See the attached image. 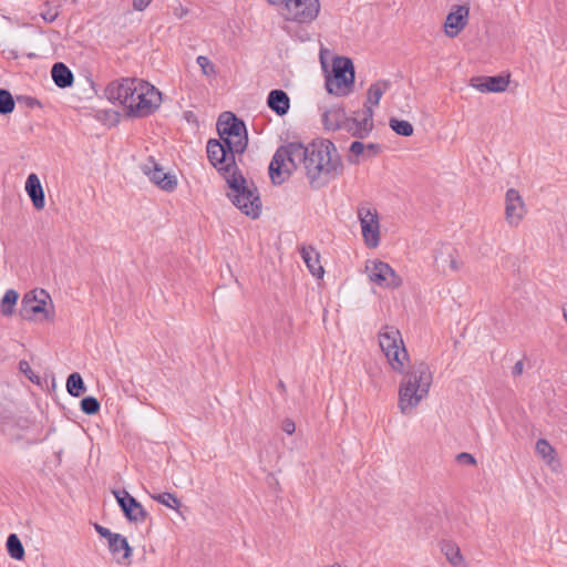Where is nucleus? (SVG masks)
Masks as SVG:
<instances>
[{
	"label": "nucleus",
	"instance_id": "1",
	"mask_svg": "<svg viewBox=\"0 0 567 567\" xmlns=\"http://www.w3.org/2000/svg\"><path fill=\"white\" fill-rule=\"evenodd\" d=\"M303 166L312 189L326 186L343 172L342 159L329 140H316L307 146L288 143L280 146L269 165V175L275 184H281L293 169Z\"/></svg>",
	"mask_w": 567,
	"mask_h": 567
},
{
	"label": "nucleus",
	"instance_id": "2",
	"mask_svg": "<svg viewBox=\"0 0 567 567\" xmlns=\"http://www.w3.org/2000/svg\"><path fill=\"white\" fill-rule=\"evenodd\" d=\"M378 340L390 368L403 375L399 386L398 408L402 414H411L429 394L433 382L431 368L422 360L410 364V355L398 328L383 326L378 333Z\"/></svg>",
	"mask_w": 567,
	"mask_h": 567
},
{
	"label": "nucleus",
	"instance_id": "3",
	"mask_svg": "<svg viewBox=\"0 0 567 567\" xmlns=\"http://www.w3.org/2000/svg\"><path fill=\"white\" fill-rule=\"evenodd\" d=\"M229 192L228 198L245 215L257 218L261 212V200L257 188L252 183H248L240 172H233L226 179Z\"/></svg>",
	"mask_w": 567,
	"mask_h": 567
},
{
	"label": "nucleus",
	"instance_id": "4",
	"mask_svg": "<svg viewBox=\"0 0 567 567\" xmlns=\"http://www.w3.org/2000/svg\"><path fill=\"white\" fill-rule=\"evenodd\" d=\"M217 131L219 134L218 141L227 145L228 150L239 152V155L246 151L248 144L246 126L233 113L224 112L219 115Z\"/></svg>",
	"mask_w": 567,
	"mask_h": 567
},
{
	"label": "nucleus",
	"instance_id": "5",
	"mask_svg": "<svg viewBox=\"0 0 567 567\" xmlns=\"http://www.w3.org/2000/svg\"><path fill=\"white\" fill-rule=\"evenodd\" d=\"M354 82V68L349 58L338 56L332 63V74L326 79V87L330 94L347 95Z\"/></svg>",
	"mask_w": 567,
	"mask_h": 567
},
{
	"label": "nucleus",
	"instance_id": "6",
	"mask_svg": "<svg viewBox=\"0 0 567 567\" xmlns=\"http://www.w3.org/2000/svg\"><path fill=\"white\" fill-rule=\"evenodd\" d=\"M206 150L210 164L225 179L227 175H233V172H239L236 165V155H239V152L228 150L227 145L215 138L208 141Z\"/></svg>",
	"mask_w": 567,
	"mask_h": 567
},
{
	"label": "nucleus",
	"instance_id": "7",
	"mask_svg": "<svg viewBox=\"0 0 567 567\" xmlns=\"http://www.w3.org/2000/svg\"><path fill=\"white\" fill-rule=\"evenodd\" d=\"M286 19L298 23H311L320 12L319 0H285Z\"/></svg>",
	"mask_w": 567,
	"mask_h": 567
},
{
	"label": "nucleus",
	"instance_id": "8",
	"mask_svg": "<svg viewBox=\"0 0 567 567\" xmlns=\"http://www.w3.org/2000/svg\"><path fill=\"white\" fill-rule=\"evenodd\" d=\"M141 91L138 101L134 104L133 116L145 117L154 113L161 105L162 93L151 83L140 80Z\"/></svg>",
	"mask_w": 567,
	"mask_h": 567
},
{
	"label": "nucleus",
	"instance_id": "9",
	"mask_svg": "<svg viewBox=\"0 0 567 567\" xmlns=\"http://www.w3.org/2000/svg\"><path fill=\"white\" fill-rule=\"evenodd\" d=\"M358 217L365 244L371 248L377 247L380 241V225L377 210L368 206H360L358 208Z\"/></svg>",
	"mask_w": 567,
	"mask_h": 567
},
{
	"label": "nucleus",
	"instance_id": "10",
	"mask_svg": "<svg viewBox=\"0 0 567 567\" xmlns=\"http://www.w3.org/2000/svg\"><path fill=\"white\" fill-rule=\"evenodd\" d=\"M367 271L370 280L380 287L395 289L402 285L401 277L386 262L372 261L367 265Z\"/></svg>",
	"mask_w": 567,
	"mask_h": 567
},
{
	"label": "nucleus",
	"instance_id": "11",
	"mask_svg": "<svg viewBox=\"0 0 567 567\" xmlns=\"http://www.w3.org/2000/svg\"><path fill=\"white\" fill-rule=\"evenodd\" d=\"M527 213L526 205L519 192L509 188L505 194V220L511 227H517Z\"/></svg>",
	"mask_w": 567,
	"mask_h": 567
},
{
	"label": "nucleus",
	"instance_id": "12",
	"mask_svg": "<svg viewBox=\"0 0 567 567\" xmlns=\"http://www.w3.org/2000/svg\"><path fill=\"white\" fill-rule=\"evenodd\" d=\"M470 18L468 6H453L446 16L444 23L445 34L453 39L456 38L467 25Z\"/></svg>",
	"mask_w": 567,
	"mask_h": 567
},
{
	"label": "nucleus",
	"instance_id": "13",
	"mask_svg": "<svg viewBox=\"0 0 567 567\" xmlns=\"http://www.w3.org/2000/svg\"><path fill=\"white\" fill-rule=\"evenodd\" d=\"M142 172L163 190L172 192L177 186L176 177L169 173H165L152 158L142 165Z\"/></svg>",
	"mask_w": 567,
	"mask_h": 567
},
{
	"label": "nucleus",
	"instance_id": "14",
	"mask_svg": "<svg viewBox=\"0 0 567 567\" xmlns=\"http://www.w3.org/2000/svg\"><path fill=\"white\" fill-rule=\"evenodd\" d=\"M39 295L42 298H39L35 291L24 295L20 308V316L23 319L33 320L38 315L45 313V298L49 296L44 290H41Z\"/></svg>",
	"mask_w": 567,
	"mask_h": 567
},
{
	"label": "nucleus",
	"instance_id": "15",
	"mask_svg": "<svg viewBox=\"0 0 567 567\" xmlns=\"http://www.w3.org/2000/svg\"><path fill=\"white\" fill-rule=\"evenodd\" d=\"M434 261L437 269L443 274H447L450 271L455 272L460 270L462 265V262L457 259L456 249L449 244L442 245L436 250Z\"/></svg>",
	"mask_w": 567,
	"mask_h": 567
},
{
	"label": "nucleus",
	"instance_id": "16",
	"mask_svg": "<svg viewBox=\"0 0 567 567\" xmlns=\"http://www.w3.org/2000/svg\"><path fill=\"white\" fill-rule=\"evenodd\" d=\"M509 84V75L496 76H475L470 81V85L482 93H499L506 91Z\"/></svg>",
	"mask_w": 567,
	"mask_h": 567
},
{
	"label": "nucleus",
	"instance_id": "17",
	"mask_svg": "<svg viewBox=\"0 0 567 567\" xmlns=\"http://www.w3.org/2000/svg\"><path fill=\"white\" fill-rule=\"evenodd\" d=\"M140 80L137 79H123L121 82H113L107 85L105 94L109 100L117 101L124 105L127 102V96L132 95L135 90V85Z\"/></svg>",
	"mask_w": 567,
	"mask_h": 567
},
{
	"label": "nucleus",
	"instance_id": "18",
	"mask_svg": "<svg viewBox=\"0 0 567 567\" xmlns=\"http://www.w3.org/2000/svg\"><path fill=\"white\" fill-rule=\"evenodd\" d=\"M25 192L34 208L42 209L45 205L44 190L37 174L32 173L25 182Z\"/></svg>",
	"mask_w": 567,
	"mask_h": 567
},
{
	"label": "nucleus",
	"instance_id": "19",
	"mask_svg": "<svg viewBox=\"0 0 567 567\" xmlns=\"http://www.w3.org/2000/svg\"><path fill=\"white\" fill-rule=\"evenodd\" d=\"M267 104L276 114L282 116L288 113L290 99L282 90H272L268 94Z\"/></svg>",
	"mask_w": 567,
	"mask_h": 567
},
{
	"label": "nucleus",
	"instance_id": "20",
	"mask_svg": "<svg viewBox=\"0 0 567 567\" xmlns=\"http://www.w3.org/2000/svg\"><path fill=\"white\" fill-rule=\"evenodd\" d=\"M301 257L307 265L309 271L317 278H322L324 269L320 264V255L312 246L302 247L300 250Z\"/></svg>",
	"mask_w": 567,
	"mask_h": 567
},
{
	"label": "nucleus",
	"instance_id": "21",
	"mask_svg": "<svg viewBox=\"0 0 567 567\" xmlns=\"http://www.w3.org/2000/svg\"><path fill=\"white\" fill-rule=\"evenodd\" d=\"M51 75L55 85L61 89L71 86L74 80L71 70L61 62L53 64Z\"/></svg>",
	"mask_w": 567,
	"mask_h": 567
},
{
	"label": "nucleus",
	"instance_id": "22",
	"mask_svg": "<svg viewBox=\"0 0 567 567\" xmlns=\"http://www.w3.org/2000/svg\"><path fill=\"white\" fill-rule=\"evenodd\" d=\"M109 547L114 556L123 551L122 557L116 558L117 563L120 564L130 558L132 554V548L130 547L127 539L120 534L113 536V538L109 542Z\"/></svg>",
	"mask_w": 567,
	"mask_h": 567
},
{
	"label": "nucleus",
	"instance_id": "23",
	"mask_svg": "<svg viewBox=\"0 0 567 567\" xmlns=\"http://www.w3.org/2000/svg\"><path fill=\"white\" fill-rule=\"evenodd\" d=\"M344 120V113L339 107H331L322 114V122L327 130H338Z\"/></svg>",
	"mask_w": 567,
	"mask_h": 567
},
{
	"label": "nucleus",
	"instance_id": "24",
	"mask_svg": "<svg viewBox=\"0 0 567 567\" xmlns=\"http://www.w3.org/2000/svg\"><path fill=\"white\" fill-rule=\"evenodd\" d=\"M125 516L130 522L138 523L146 519L147 512L135 498H127V511L125 512Z\"/></svg>",
	"mask_w": 567,
	"mask_h": 567
},
{
	"label": "nucleus",
	"instance_id": "25",
	"mask_svg": "<svg viewBox=\"0 0 567 567\" xmlns=\"http://www.w3.org/2000/svg\"><path fill=\"white\" fill-rule=\"evenodd\" d=\"M353 126L350 127L352 134L357 137L363 138L368 136L373 127L372 123V110L368 109V115L362 121H352Z\"/></svg>",
	"mask_w": 567,
	"mask_h": 567
},
{
	"label": "nucleus",
	"instance_id": "26",
	"mask_svg": "<svg viewBox=\"0 0 567 567\" xmlns=\"http://www.w3.org/2000/svg\"><path fill=\"white\" fill-rule=\"evenodd\" d=\"M390 81L381 80L373 83L368 90V102L378 105L383 93L390 89Z\"/></svg>",
	"mask_w": 567,
	"mask_h": 567
},
{
	"label": "nucleus",
	"instance_id": "27",
	"mask_svg": "<svg viewBox=\"0 0 567 567\" xmlns=\"http://www.w3.org/2000/svg\"><path fill=\"white\" fill-rule=\"evenodd\" d=\"M441 550L452 565L457 566L462 564L463 556L461 554L460 547L455 543L443 542Z\"/></svg>",
	"mask_w": 567,
	"mask_h": 567
},
{
	"label": "nucleus",
	"instance_id": "28",
	"mask_svg": "<svg viewBox=\"0 0 567 567\" xmlns=\"http://www.w3.org/2000/svg\"><path fill=\"white\" fill-rule=\"evenodd\" d=\"M19 295L16 290L9 289L6 291L0 303V312L2 316L9 317L13 313Z\"/></svg>",
	"mask_w": 567,
	"mask_h": 567
},
{
	"label": "nucleus",
	"instance_id": "29",
	"mask_svg": "<svg viewBox=\"0 0 567 567\" xmlns=\"http://www.w3.org/2000/svg\"><path fill=\"white\" fill-rule=\"evenodd\" d=\"M66 390L72 396H80L85 391V385L80 373L73 372L69 375Z\"/></svg>",
	"mask_w": 567,
	"mask_h": 567
},
{
	"label": "nucleus",
	"instance_id": "30",
	"mask_svg": "<svg viewBox=\"0 0 567 567\" xmlns=\"http://www.w3.org/2000/svg\"><path fill=\"white\" fill-rule=\"evenodd\" d=\"M7 549L9 555L17 560H21L24 557V548L16 534H10L7 538Z\"/></svg>",
	"mask_w": 567,
	"mask_h": 567
},
{
	"label": "nucleus",
	"instance_id": "31",
	"mask_svg": "<svg viewBox=\"0 0 567 567\" xmlns=\"http://www.w3.org/2000/svg\"><path fill=\"white\" fill-rule=\"evenodd\" d=\"M536 452L546 462L551 465L555 462V449L545 439H540L536 443Z\"/></svg>",
	"mask_w": 567,
	"mask_h": 567
},
{
	"label": "nucleus",
	"instance_id": "32",
	"mask_svg": "<svg viewBox=\"0 0 567 567\" xmlns=\"http://www.w3.org/2000/svg\"><path fill=\"white\" fill-rule=\"evenodd\" d=\"M151 497L154 501L158 502L159 504H162L168 508L175 509V511H178V508L182 505L181 501L173 493L165 492V493H161V494L151 495Z\"/></svg>",
	"mask_w": 567,
	"mask_h": 567
},
{
	"label": "nucleus",
	"instance_id": "33",
	"mask_svg": "<svg viewBox=\"0 0 567 567\" xmlns=\"http://www.w3.org/2000/svg\"><path fill=\"white\" fill-rule=\"evenodd\" d=\"M389 125L398 135L401 136H411L414 132L413 125L409 121L391 117Z\"/></svg>",
	"mask_w": 567,
	"mask_h": 567
},
{
	"label": "nucleus",
	"instance_id": "34",
	"mask_svg": "<svg viewBox=\"0 0 567 567\" xmlns=\"http://www.w3.org/2000/svg\"><path fill=\"white\" fill-rule=\"evenodd\" d=\"M14 100L12 94L4 89H0V114L7 115L14 110Z\"/></svg>",
	"mask_w": 567,
	"mask_h": 567
},
{
	"label": "nucleus",
	"instance_id": "35",
	"mask_svg": "<svg viewBox=\"0 0 567 567\" xmlns=\"http://www.w3.org/2000/svg\"><path fill=\"white\" fill-rule=\"evenodd\" d=\"M81 410L87 415L96 414L100 411V402L94 396H85L81 400Z\"/></svg>",
	"mask_w": 567,
	"mask_h": 567
},
{
	"label": "nucleus",
	"instance_id": "36",
	"mask_svg": "<svg viewBox=\"0 0 567 567\" xmlns=\"http://www.w3.org/2000/svg\"><path fill=\"white\" fill-rule=\"evenodd\" d=\"M365 148L367 145L362 142L354 141L350 145V155L348 156V161L352 164L359 163V156H363L365 158Z\"/></svg>",
	"mask_w": 567,
	"mask_h": 567
},
{
	"label": "nucleus",
	"instance_id": "37",
	"mask_svg": "<svg viewBox=\"0 0 567 567\" xmlns=\"http://www.w3.org/2000/svg\"><path fill=\"white\" fill-rule=\"evenodd\" d=\"M199 65L203 74L209 76L216 73L215 65L210 62V60L205 55H199L196 60Z\"/></svg>",
	"mask_w": 567,
	"mask_h": 567
},
{
	"label": "nucleus",
	"instance_id": "38",
	"mask_svg": "<svg viewBox=\"0 0 567 567\" xmlns=\"http://www.w3.org/2000/svg\"><path fill=\"white\" fill-rule=\"evenodd\" d=\"M140 86L141 85H135L134 93L132 95L127 96V102H125L123 105L126 110V114L130 116H133L134 104L138 101V99L141 96Z\"/></svg>",
	"mask_w": 567,
	"mask_h": 567
},
{
	"label": "nucleus",
	"instance_id": "39",
	"mask_svg": "<svg viewBox=\"0 0 567 567\" xmlns=\"http://www.w3.org/2000/svg\"><path fill=\"white\" fill-rule=\"evenodd\" d=\"M114 496L117 499L118 505L121 506L122 511L125 513L127 511V498H134L131 496L126 491H114Z\"/></svg>",
	"mask_w": 567,
	"mask_h": 567
},
{
	"label": "nucleus",
	"instance_id": "40",
	"mask_svg": "<svg viewBox=\"0 0 567 567\" xmlns=\"http://www.w3.org/2000/svg\"><path fill=\"white\" fill-rule=\"evenodd\" d=\"M456 461L461 464L476 465L475 457L472 454L466 453V452H462V453L457 454Z\"/></svg>",
	"mask_w": 567,
	"mask_h": 567
},
{
	"label": "nucleus",
	"instance_id": "41",
	"mask_svg": "<svg viewBox=\"0 0 567 567\" xmlns=\"http://www.w3.org/2000/svg\"><path fill=\"white\" fill-rule=\"evenodd\" d=\"M281 429L285 433H287L288 435H291L296 431V424L291 419H286L282 422Z\"/></svg>",
	"mask_w": 567,
	"mask_h": 567
},
{
	"label": "nucleus",
	"instance_id": "42",
	"mask_svg": "<svg viewBox=\"0 0 567 567\" xmlns=\"http://www.w3.org/2000/svg\"><path fill=\"white\" fill-rule=\"evenodd\" d=\"M381 147L379 144L370 143L367 144L365 158L373 157L380 152Z\"/></svg>",
	"mask_w": 567,
	"mask_h": 567
},
{
	"label": "nucleus",
	"instance_id": "43",
	"mask_svg": "<svg viewBox=\"0 0 567 567\" xmlns=\"http://www.w3.org/2000/svg\"><path fill=\"white\" fill-rule=\"evenodd\" d=\"M95 530L104 538H107V540L110 542L113 536H116L117 534H114L112 533L110 529L101 526V525H97L95 524Z\"/></svg>",
	"mask_w": 567,
	"mask_h": 567
},
{
	"label": "nucleus",
	"instance_id": "44",
	"mask_svg": "<svg viewBox=\"0 0 567 567\" xmlns=\"http://www.w3.org/2000/svg\"><path fill=\"white\" fill-rule=\"evenodd\" d=\"M173 13L177 19H183L188 14V9L178 3L174 9Z\"/></svg>",
	"mask_w": 567,
	"mask_h": 567
},
{
	"label": "nucleus",
	"instance_id": "45",
	"mask_svg": "<svg viewBox=\"0 0 567 567\" xmlns=\"http://www.w3.org/2000/svg\"><path fill=\"white\" fill-rule=\"evenodd\" d=\"M152 0H133V8L137 11L145 10Z\"/></svg>",
	"mask_w": 567,
	"mask_h": 567
},
{
	"label": "nucleus",
	"instance_id": "46",
	"mask_svg": "<svg viewBox=\"0 0 567 567\" xmlns=\"http://www.w3.org/2000/svg\"><path fill=\"white\" fill-rule=\"evenodd\" d=\"M58 11H53L51 9H48L47 11L42 12L41 16L47 22H53L58 18Z\"/></svg>",
	"mask_w": 567,
	"mask_h": 567
},
{
	"label": "nucleus",
	"instance_id": "47",
	"mask_svg": "<svg viewBox=\"0 0 567 567\" xmlns=\"http://www.w3.org/2000/svg\"><path fill=\"white\" fill-rule=\"evenodd\" d=\"M523 372H524V362H523V360H519L513 367L512 374H513V377L516 378V377L522 375Z\"/></svg>",
	"mask_w": 567,
	"mask_h": 567
},
{
	"label": "nucleus",
	"instance_id": "48",
	"mask_svg": "<svg viewBox=\"0 0 567 567\" xmlns=\"http://www.w3.org/2000/svg\"><path fill=\"white\" fill-rule=\"evenodd\" d=\"M19 367H20V370L29 377L30 380H32L31 375L29 373H31V368L29 365V363L27 361H20L19 363Z\"/></svg>",
	"mask_w": 567,
	"mask_h": 567
},
{
	"label": "nucleus",
	"instance_id": "49",
	"mask_svg": "<svg viewBox=\"0 0 567 567\" xmlns=\"http://www.w3.org/2000/svg\"><path fill=\"white\" fill-rule=\"evenodd\" d=\"M278 389L281 391V392H285L286 391V385L282 381H279L278 382Z\"/></svg>",
	"mask_w": 567,
	"mask_h": 567
},
{
	"label": "nucleus",
	"instance_id": "50",
	"mask_svg": "<svg viewBox=\"0 0 567 567\" xmlns=\"http://www.w3.org/2000/svg\"><path fill=\"white\" fill-rule=\"evenodd\" d=\"M285 0H268L269 3L271 4H281L284 3Z\"/></svg>",
	"mask_w": 567,
	"mask_h": 567
},
{
	"label": "nucleus",
	"instance_id": "51",
	"mask_svg": "<svg viewBox=\"0 0 567 567\" xmlns=\"http://www.w3.org/2000/svg\"><path fill=\"white\" fill-rule=\"evenodd\" d=\"M564 318L566 319L567 321V309H564Z\"/></svg>",
	"mask_w": 567,
	"mask_h": 567
}]
</instances>
